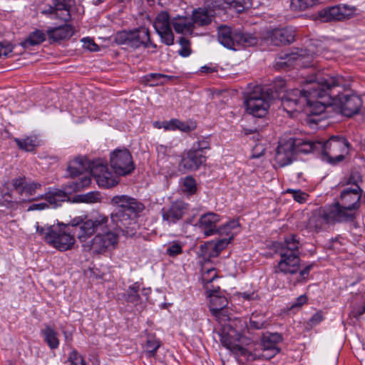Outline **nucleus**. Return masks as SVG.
Segmentation results:
<instances>
[{
  "label": "nucleus",
  "mask_w": 365,
  "mask_h": 365,
  "mask_svg": "<svg viewBox=\"0 0 365 365\" xmlns=\"http://www.w3.org/2000/svg\"><path fill=\"white\" fill-rule=\"evenodd\" d=\"M326 210L327 207L318 212H313L302 222L301 227L309 232H317L322 228L324 222L327 224L338 222V221H328L325 217Z\"/></svg>",
  "instance_id": "nucleus-20"
},
{
  "label": "nucleus",
  "mask_w": 365,
  "mask_h": 365,
  "mask_svg": "<svg viewBox=\"0 0 365 365\" xmlns=\"http://www.w3.org/2000/svg\"><path fill=\"white\" fill-rule=\"evenodd\" d=\"M282 340L279 333H270L264 335L262 339V349H279L277 344Z\"/></svg>",
  "instance_id": "nucleus-37"
},
{
  "label": "nucleus",
  "mask_w": 365,
  "mask_h": 365,
  "mask_svg": "<svg viewBox=\"0 0 365 365\" xmlns=\"http://www.w3.org/2000/svg\"><path fill=\"white\" fill-rule=\"evenodd\" d=\"M327 76H322L319 73L314 76L309 77L304 81L306 87L302 90L293 89L289 91L282 98V105L284 109L287 111H289L288 109L298 111L302 110L306 104L310 107V113L312 115H319L324 113L327 105L331 104L330 101H331V98H329L327 95L322 98H314L311 96L310 92L313 91L312 88V83L318 82L321 79L327 78Z\"/></svg>",
  "instance_id": "nucleus-2"
},
{
  "label": "nucleus",
  "mask_w": 365,
  "mask_h": 365,
  "mask_svg": "<svg viewBox=\"0 0 365 365\" xmlns=\"http://www.w3.org/2000/svg\"><path fill=\"white\" fill-rule=\"evenodd\" d=\"M91 240L83 243V249L94 255L103 254L118 243V235L108 227L104 231H98Z\"/></svg>",
  "instance_id": "nucleus-10"
},
{
  "label": "nucleus",
  "mask_w": 365,
  "mask_h": 365,
  "mask_svg": "<svg viewBox=\"0 0 365 365\" xmlns=\"http://www.w3.org/2000/svg\"><path fill=\"white\" fill-rule=\"evenodd\" d=\"M56 19L68 21L71 19L70 6L67 0H53Z\"/></svg>",
  "instance_id": "nucleus-31"
},
{
  "label": "nucleus",
  "mask_w": 365,
  "mask_h": 365,
  "mask_svg": "<svg viewBox=\"0 0 365 365\" xmlns=\"http://www.w3.org/2000/svg\"><path fill=\"white\" fill-rule=\"evenodd\" d=\"M280 256V259L274 267L275 273L294 274L300 267V256L294 254H287L283 252H276Z\"/></svg>",
  "instance_id": "nucleus-16"
},
{
  "label": "nucleus",
  "mask_w": 365,
  "mask_h": 365,
  "mask_svg": "<svg viewBox=\"0 0 365 365\" xmlns=\"http://www.w3.org/2000/svg\"><path fill=\"white\" fill-rule=\"evenodd\" d=\"M220 217L214 212L202 215L199 220V226L206 236L213 235L217 232V223Z\"/></svg>",
  "instance_id": "nucleus-24"
},
{
  "label": "nucleus",
  "mask_w": 365,
  "mask_h": 365,
  "mask_svg": "<svg viewBox=\"0 0 365 365\" xmlns=\"http://www.w3.org/2000/svg\"><path fill=\"white\" fill-rule=\"evenodd\" d=\"M217 277V274L215 269H208L203 272L202 276V280L203 283L206 284L212 282Z\"/></svg>",
  "instance_id": "nucleus-54"
},
{
  "label": "nucleus",
  "mask_w": 365,
  "mask_h": 365,
  "mask_svg": "<svg viewBox=\"0 0 365 365\" xmlns=\"http://www.w3.org/2000/svg\"><path fill=\"white\" fill-rule=\"evenodd\" d=\"M176 123L178 125L177 130H179L182 132H186V133L190 132V131L195 130L196 128V125L193 122H190V123H185V122H182V121H180V120L176 119Z\"/></svg>",
  "instance_id": "nucleus-55"
},
{
  "label": "nucleus",
  "mask_w": 365,
  "mask_h": 365,
  "mask_svg": "<svg viewBox=\"0 0 365 365\" xmlns=\"http://www.w3.org/2000/svg\"><path fill=\"white\" fill-rule=\"evenodd\" d=\"M210 310L213 315H219L223 308L227 307L228 304L227 299L224 296H219L215 294H210Z\"/></svg>",
  "instance_id": "nucleus-32"
},
{
  "label": "nucleus",
  "mask_w": 365,
  "mask_h": 365,
  "mask_svg": "<svg viewBox=\"0 0 365 365\" xmlns=\"http://www.w3.org/2000/svg\"><path fill=\"white\" fill-rule=\"evenodd\" d=\"M108 217L99 215L91 219L76 217L71 220L70 225L75 228L77 238L83 246L96 232L104 231L108 227Z\"/></svg>",
  "instance_id": "nucleus-6"
},
{
  "label": "nucleus",
  "mask_w": 365,
  "mask_h": 365,
  "mask_svg": "<svg viewBox=\"0 0 365 365\" xmlns=\"http://www.w3.org/2000/svg\"><path fill=\"white\" fill-rule=\"evenodd\" d=\"M293 144L294 143L288 139L284 143H280L277 148L274 161L279 167H284L292 163L295 154Z\"/></svg>",
  "instance_id": "nucleus-19"
},
{
  "label": "nucleus",
  "mask_w": 365,
  "mask_h": 365,
  "mask_svg": "<svg viewBox=\"0 0 365 365\" xmlns=\"http://www.w3.org/2000/svg\"><path fill=\"white\" fill-rule=\"evenodd\" d=\"M117 41L133 48H156V45L150 41V32L145 27H140L133 31L119 32L116 37Z\"/></svg>",
  "instance_id": "nucleus-8"
},
{
  "label": "nucleus",
  "mask_w": 365,
  "mask_h": 365,
  "mask_svg": "<svg viewBox=\"0 0 365 365\" xmlns=\"http://www.w3.org/2000/svg\"><path fill=\"white\" fill-rule=\"evenodd\" d=\"M13 51V46L10 43L4 44L0 43V58L7 57Z\"/></svg>",
  "instance_id": "nucleus-58"
},
{
  "label": "nucleus",
  "mask_w": 365,
  "mask_h": 365,
  "mask_svg": "<svg viewBox=\"0 0 365 365\" xmlns=\"http://www.w3.org/2000/svg\"><path fill=\"white\" fill-rule=\"evenodd\" d=\"M262 315L253 313L250 319V327L255 329H263L266 325V321Z\"/></svg>",
  "instance_id": "nucleus-43"
},
{
  "label": "nucleus",
  "mask_w": 365,
  "mask_h": 365,
  "mask_svg": "<svg viewBox=\"0 0 365 365\" xmlns=\"http://www.w3.org/2000/svg\"><path fill=\"white\" fill-rule=\"evenodd\" d=\"M70 222L67 225L40 226L36 224V232L48 245L60 251H66L73 248L76 240L71 234Z\"/></svg>",
  "instance_id": "nucleus-5"
},
{
  "label": "nucleus",
  "mask_w": 365,
  "mask_h": 365,
  "mask_svg": "<svg viewBox=\"0 0 365 365\" xmlns=\"http://www.w3.org/2000/svg\"><path fill=\"white\" fill-rule=\"evenodd\" d=\"M173 78L172 76H168L162 73H153L145 76V80L148 83L150 82V86H155L160 84L165 83L167 81Z\"/></svg>",
  "instance_id": "nucleus-39"
},
{
  "label": "nucleus",
  "mask_w": 365,
  "mask_h": 365,
  "mask_svg": "<svg viewBox=\"0 0 365 365\" xmlns=\"http://www.w3.org/2000/svg\"><path fill=\"white\" fill-rule=\"evenodd\" d=\"M111 204L117 208L111 215V220L123 232H128L126 230L135 222L138 214L144 208L142 203L128 195L114 196Z\"/></svg>",
  "instance_id": "nucleus-4"
},
{
  "label": "nucleus",
  "mask_w": 365,
  "mask_h": 365,
  "mask_svg": "<svg viewBox=\"0 0 365 365\" xmlns=\"http://www.w3.org/2000/svg\"><path fill=\"white\" fill-rule=\"evenodd\" d=\"M299 247V240L295 235L287 236L283 242L277 243L274 245L275 252H283L300 256Z\"/></svg>",
  "instance_id": "nucleus-23"
},
{
  "label": "nucleus",
  "mask_w": 365,
  "mask_h": 365,
  "mask_svg": "<svg viewBox=\"0 0 365 365\" xmlns=\"http://www.w3.org/2000/svg\"><path fill=\"white\" fill-rule=\"evenodd\" d=\"M307 302V297L305 294H302L297 297L296 300L292 304L290 308L295 309L297 307H301L302 305L306 304Z\"/></svg>",
  "instance_id": "nucleus-60"
},
{
  "label": "nucleus",
  "mask_w": 365,
  "mask_h": 365,
  "mask_svg": "<svg viewBox=\"0 0 365 365\" xmlns=\"http://www.w3.org/2000/svg\"><path fill=\"white\" fill-rule=\"evenodd\" d=\"M140 284L138 282H135L129 286L125 294L126 302L137 305L140 300V296L138 294Z\"/></svg>",
  "instance_id": "nucleus-38"
},
{
  "label": "nucleus",
  "mask_w": 365,
  "mask_h": 365,
  "mask_svg": "<svg viewBox=\"0 0 365 365\" xmlns=\"http://www.w3.org/2000/svg\"><path fill=\"white\" fill-rule=\"evenodd\" d=\"M317 2V0H292L291 7L295 11H303L312 7Z\"/></svg>",
  "instance_id": "nucleus-40"
},
{
  "label": "nucleus",
  "mask_w": 365,
  "mask_h": 365,
  "mask_svg": "<svg viewBox=\"0 0 365 365\" xmlns=\"http://www.w3.org/2000/svg\"><path fill=\"white\" fill-rule=\"evenodd\" d=\"M68 361L70 362V365H87L82 355L76 349L72 350L69 354Z\"/></svg>",
  "instance_id": "nucleus-48"
},
{
  "label": "nucleus",
  "mask_w": 365,
  "mask_h": 365,
  "mask_svg": "<svg viewBox=\"0 0 365 365\" xmlns=\"http://www.w3.org/2000/svg\"><path fill=\"white\" fill-rule=\"evenodd\" d=\"M110 163L115 173L118 175H128L135 170L132 155L127 149L115 150L110 154Z\"/></svg>",
  "instance_id": "nucleus-11"
},
{
  "label": "nucleus",
  "mask_w": 365,
  "mask_h": 365,
  "mask_svg": "<svg viewBox=\"0 0 365 365\" xmlns=\"http://www.w3.org/2000/svg\"><path fill=\"white\" fill-rule=\"evenodd\" d=\"M44 341L51 349H57L59 346L58 333L51 327L47 326L42 331Z\"/></svg>",
  "instance_id": "nucleus-36"
},
{
  "label": "nucleus",
  "mask_w": 365,
  "mask_h": 365,
  "mask_svg": "<svg viewBox=\"0 0 365 365\" xmlns=\"http://www.w3.org/2000/svg\"><path fill=\"white\" fill-rule=\"evenodd\" d=\"M183 244L178 241H173L168 245L166 253L170 257H176L182 252Z\"/></svg>",
  "instance_id": "nucleus-45"
},
{
  "label": "nucleus",
  "mask_w": 365,
  "mask_h": 365,
  "mask_svg": "<svg viewBox=\"0 0 365 365\" xmlns=\"http://www.w3.org/2000/svg\"><path fill=\"white\" fill-rule=\"evenodd\" d=\"M91 174L96 179L99 187L109 188L118 183V178L110 171L107 165L101 160L92 163Z\"/></svg>",
  "instance_id": "nucleus-12"
},
{
  "label": "nucleus",
  "mask_w": 365,
  "mask_h": 365,
  "mask_svg": "<svg viewBox=\"0 0 365 365\" xmlns=\"http://www.w3.org/2000/svg\"><path fill=\"white\" fill-rule=\"evenodd\" d=\"M235 47L240 49V47L253 46L257 43V38L255 36L250 34H243L235 31Z\"/></svg>",
  "instance_id": "nucleus-33"
},
{
  "label": "nucleus",
  "mask_w": 365,
  "mask_h": 365,
  "mask_svg": "<svg viewBox=\"0 0 365 365\" xmlns=\"http://www.w3.org/2000/svg\"><path fill=\"white\" fill-rule=\"evenodd\" d=\"M74 33L73 28L70 24H64L58 27L49 28L47 34L53 41H59L71 38Z\"/></svg>",
  "instance_id": "nucleus-25"
},
{
  "label": "nucleus",
  "mask_w": 365,
  "mask_h": 365,
  "mask_svg": "<svg viewBox=\"0 0 365 365\" xmlns=\"http://www.w3.org/2000/svg\"><path fill=\"white\" fill-rule=\"evenodd\" d=\"M229 241L227 239L219 240L217 242L210 241L206 242V247L210 249H217L214 252V255H219L220 252L224 250L228 245Z\"/></svg>",
  "instance_id": "nucleus-46"
},
{
  "label": "nucleus",
  "mask_w": 365,
  "mask_h": 365,
  "mask_svg": "<svg viewBox=\"0 0 365 365\" xmlns=\"http://www.w3.org/2000/svg\"><path fill=\"white\" fill-rule=\"evenodd\" d=\"M262 349V356L267 359H272L279 351V349Z\"/></svg>",
  "instance_id": "nucleus-61"
},
{
  "label": "nucleus",
  "mask_w": 365,
  "mask_h": 365,
  "mask_svg": "<svg viewBox=\"0 0 365 365\" xmlns=\"http://www.w3.org/2000/svg\"><path fill=\"white\" fill-rule=\"evenodd\" d=\"M41 187V184L34 181H26L24 193L27 195H34L37 190Z\"/></svg>",
  "instance_id": "nucleus-52"
},
{
  "label": "nucleus",
  "mask_w": 365,
  "mask_h": 365,
  "mask_svg": "<svg viewBox=\"0 0 365 365\" xmlns=\"http://www.w3.org/2000/svg\"><path fill=\"white\" fill-rule=\"evenodd\" d=\"M362 190L359 185L344 187L339 200L327 206L325 217L328 221L352 222L361 207Z\"/></svg>",
  "instance_id": "nucleus-3"
},
{
  "label": "nucleus",
  "mask_w": 365,
  "mask_h": 365,
  "mask_svg": "<svg viewBox=\"0 0 365 365\" xmlns=\"http://www.w3.org/2000/svg\"><path fill=\"white\" fill-rule=\"evenodd\" d=\"M160 344L158 341L154 338H149L145 344V349L149 356H154Z\"/></svg>",
  "instance_id": "nucleus-49"
},
{
  "label": "nucleus",
  "mask_w": 365,
  "mask_h": 365,
  "mask_svg": "<svg viewBox=\"0 0 365 365\" xmlns=\"http://www.w3.org/2000/svg\"><path fill=\"white\" fill-rule=\"evenodd\" d=\"M67 197L68 196L64 191L56 188H50L44 195L41 196V198H44L47 203L53 207L60 206L61 202L66 201Z\"/></svg>",
  "instance_id": "nucleus-29"
},
{
  "label": "nucleus",
  "mask_w": 365,
  "mask_h": 365,
  "mask_svg": "<svg viewBox=\"0 0 365 365\" xmlns=\"http://www.w3.org/2000/svg\"><path fill=\"white\" fill-rule=\"evenodd\" d=\"M361 181V177L357 172L351 173L350 176L347 179V185H358V183Z\"/></svg>",
  "instance_id": "nucleus-59"
},
{
  "label": "nucleus",
  "mask_w": 365,
  "mask_h": 365,
  "mask_svg": "<svg viewBox=\"0 0 365 365\" xmlns=\"http://www.w3.org/2000/svg\"><path fill=\"white\" fill-rule=\"evenodd\" d=\"M206 161V156L199 150L193 149L187 151L182 158L179 163V169L184 172L198 170Z\"/></svg>",
  "instance_id": "nucleus-17"
},
{
  "label": "nucleus",
  "mask_w": 365,
  "mask_h": 365,
  "mask_svg": "<svg viewBox=\"0 0 365 365\" xmlns=\"http://www.w3.org/2000/svg\"><path fill=\"white\" fill-rule=\"evenodd\" d=\"M91 182V176L88 175H82L81 178H79L76 181H73L71 182V185H70V187L76 191L81 190L89 186V185Z\"/></svg>",
  "instance_id": "nucleus-41"
},
{
  "label": "nucleus",
  "mask_w": 365,
  "mask_h": 365,
  "mask_svg": "<svg viewBox=\"0 0 365 365\" xmlns=\"http://www.w3.org/2000/svg\"><path fill=\"white\" fill-rule=\"evenodd\" d=\"M26 177H18L12 180L11 183L14 188L20 194H24V188L26 183Z\"/></svg>",
  "instance_id": "nucleus-50"
},
{
  "label": "nucleus",
  "mask_w": 365,
  "mask_h": 365,
  "mask_svg": "<svg viewBox=\"0 0 365 365\" xmlns=\"http://www.w3.org/2000/svg\"><path fill=\"white\" fill-rule=\"evenodd\" d=\"M200 250L202 252V256L205 258H210V257H215L217 255H214V252L217 251V249H210L207 247H206V243L201 245Z\"/></svg>",
  "instance_id": "nucleus-57"
},
{
  "label": "nucleus",
  "mask_w": 365,
  "mask_h": 365,
  "mask_svg": "<svg viewBox=\"0 0 365 365\" xmlns=\"http://www.w3.org/2000/svg\"><path fill=\"white\" fill-rule=\"evenodd\" d=\"M45 34L42 31L37 29L31 33L29 36L21 43V45L24 48H27L30 46H34L41 43L45 41Z\"/></svg>",
  "instance_id": "nucleus-35"
},
{
  "label": "nucleus",
  "mask_w": 365,
  "mask_h": 365,
  "mask_svg": "<svg viewBox=\"0 0 365 365\" xmlns=\"http://www.w3.org/2000/svg\"><path fill=\"white\" fill-rule=\"evenodd\" d=\"M294 40V31L289 28L274 29L270 35V41L275 46L289 44Z\"/></svg>",
  "instance_id": "nucleus-22"
},
{
  "label": "nucleus",
  "mask_w": 365,
  "mask_h": 365,
  "mask_svg": "<svg viewBox=\"0 0 365 365\" xmlns=\"http://www.w3.org/2000/svg\"><path fill=\"white\" fill-rule=\"evenodd\" d=\"M213 17V11L202 8L195 9L192 14V20L195 26H207L212 22Z\"/></svg>",
  "instance_id": "nucleus-27"
},
{
  "label": "nucleus",
  "mask_w": 365,
  "mask_h": 365,
  "mask_svg": "<svg viewBox=\"0 0 365 365\" xmlns=\"http://www.w3.org/2000/svg\"><path fill=\"white\" fill-rule=\"evenodd\" d=\"M287 192L292 193L294 200L299 203L305 202L308 197V195L306 192L299 190H296L289 189Z\"/></svg>",
  "instance_id": "nucleus-53"
},
{
  "label": "nucleus",
  "mask_w": 365,
  "mask_h": 365,
  "mask_svg": "<svg viewBox=\"0 0 365 365\" xmlns=\"http://www.w3.org/2000/svg\"><path fill=\"white\" fill-rule=\"evenodd\" d=\"M163 127L165 130H177L176 119H171L169 121H163L162 123Z\"/></svg>",
  "instance_id": "nucleus-63"
},
{
  "label": "nucleus",
  "mask_w": 365,
  "mask_h": 365,
  "mask_svg": "<svg viewBox=\"0 0 365 365\" xmlns=\"http://www.w3.org/2000/svg\"><path fill=\"white\" fill-rule=\"evenodd\" d=\"M230 6L235 9L238 12L242 11L250 6V0H224Z\"/></svg>",
  "instance_id": "nucleus-47"
},
{
  "label": "nucleus",
  "mask_w": 365,
  "mask_h": 365,
  "mask_svg": "<svg viewBox=\"0 0 365 365\" xmlns=\"http://www.w3.org/2000/svg\"><path fill=\"white\" fill-rule=\"evenodd\" d=\"M242 335L236 329H230L228 331H223L220 341L222 344L227 349L237 356H248V351L240 344Z\"/></svg>",
  "instance_id": "nucleus-15"
},
{
  "label": "nucleus",
  "mask_w": 365,
  "mask_h": 365,
  "mask_svg": "<svg viewBox=\"0 0 365 365\" xmlns=\"http://www.w3.org/2000/svg\"><path fill=\"white\" fill-rule=\"evenodd\" d=\"M183 187L185 191L192 194L196 191V182L195 180L191 176H187L183 181Z\"/></svg>",
  "instance_id": "nucleus-51"
},
{
  "label": "nucleus",
  "mask_w": 365,
  "mask_h": 365,
  "mask_svg": "<svg viewBox=\"0 0 365 365\" xmlns=\"http://www.w3.org/2000/svg\"><path fill=\"white\" fill-rule=\"evenodd\" d=\"M187 210V205L182 201L173 202L169 207L162 209V217L168 224L180 220Z\"/></svg>",
  "instance_id": "nucleus-18"
},
{
  "label": "nucleus",
  "mask_w": 365,
  "mask_h": 365,
  "mask_svg": "<svg viewBox=\"0 0 365 365\" xmlns=\"http://www.w3.org/2000/svg\"><path fill=\"white\" fill-rule=\"evenodd\" d=\"M293 144V149L295 153H309L312 152H317L320 153L322 147V141L304 140L300 138H289Z\"/></svg>",
  "instance_id": "nucleus-21"
},
{
  "label": "nucleus",
  "mask_w": 365,
  "mask_h": 365,
  "mask_svg": "<svg viewBox=\"0 0 365 365\" xmlns=\"http://www.w3.org/2000/svg\"><path fill=\"white\" fill-rule=\"evenodd\" d=\"M270 99L269 95L263 92L261 87H256L245 98V104L247 113L255 117H264L267 113Z\"/></svg>",
  "instance_id": "nucleus-9"
},
{
  "label": "nucleus",
  "mask_w": 365,
  "mask_h": 365,
  "mask_svg": "<svg viewBox=\"0 0 365 365\" xmlns=\"http://www.w3.org/2000/svg\"><path fill=\"white\" fill-rule=\"evenodd\" d=\"M153 26L163 43L167 46H171L174 43V34L168 12L161 11L159 13L154 21Z\"/></svg>",
  "instance_id": "nucleus-13"
},
{
  "label": "nucleus",
  "mask_w": 365,
  "mask_h": 365,
  "mask_svg": "<svg viewBox=\"0 0 365 365\" xmlns=\"http://www.w3.org/2000/svg\"><path fill=\"white\" fill-rule=\"evenodd\" d=\"M264 148L262 145H256L252 150V157L253 158H259L264 155Z\"/></svg>",
  "instance_id": "nucleus-62"
},
{
  "label": "nucleus",
  "mask_w": 365,
  "mask_h": 365,
  "mask_svg": "<svg viewBox=\"0 0 365 365\" xmlns=\"http://www.w3.org/2000/svg\"><path fill=\"white\" fill-rule=\"evenodd\" d=\"M83 43V48L91 51H96L98 49V46L93 41V39L89 38H84L82 39Z\"/></svg>",
  "instance_id": "nucleus-56"
},
{
  "label": "nucleus",
  "mask_w": 365,
  "mask_h": 365,
  "mask_svg": "<svg viewBox=\"0 0 365 365\" xmlns=\"http://www.w3.org/2000/svg\"><path fill=\"white\" fill-rule=\"evenodd\" d=\"M321 158L322 160L334 164L344 160L349 153V143L342 136H331L326 142L322 141Z\"/></svg>",
  "instance_id": "nucleus-7"
},
{
  "label": "nucleus",
  "mask_w": 365,
  "mask_h": 365,
  "mask_svg": "<svg viewBox=\"0 0 365 365\" xmlns=\"http://www.w3.org/2000/svg\"><path fill=\"white\" fill-rule=\"evenodd\" d=\"M14 141L19 149L26 152L33 151L40 145V141L36 135H31L24 138H16Z\"/></svg>",
  "instance_id": "nucleus-34"
},
{
  "label": "nucleus",
  "mask_w": 365,
  "mask_h": 365,
  "mask_svg": "<svg viewBox=\"0 0 365 365\" xmlns=\"http://www.w3.org/2000/svg\"><path fill=\"white\" fill-rule=\"evenodd\" d=\"M79 201L85 203H96L101 202V195L98 192H90L78 196Z\"/></svg>",
  "instance_id": "nucleus-42"
},
{
  "label": "nucleus",
  "mask_w": 365,
  "mask_h": 365,
  "mask_svg": "<svg viewBox=\"0 0 365 365\" xmlns=\"http://www.w3.org/2000/svg\"><path fill=\"white\" fill-rule=\"evenodd\" d=\"M345 86V79L341 76H327V78L312 83L313 91L310 94L314 98L327 95L344 115L351 117L359 112L362 101L358 96L341 94V90H344Z\"/></svg>",
  "instance_id": "nucleus-1"
},
{
  "label": "nucleus",
  "mask_w": 365,
  "mask_h": 365,
  "mask_svg": "<svg viewBox=\"0 0 365 365\" xmlns=\"http://www.w3.org/2000/svg\"><path fill=\"white\" fill-rule=\"evenodd\" d=\"M91 165L86 158H76L71 161L68 167L69 174L72 177L82 175L88 168L91 170Z\"/></svg>",
  "instance_id": "nucleus-30"
},
{
  "label": "nucleus",
  "mask_w": 365,
  "mask_h": 365,
  "mask_svg": "<svg viewBox=\"0 0 365 365\" xmlns=\"http://www.w3.org/2000/svg\"><path fill=\"white\" fill-rule=\"evenodd\" d=\"M172 24L175 31L182 34H192L195 29L192 19H190L186 16L174 18Z\"/></svg>",
  "instance_id": "nucleus-28"
},
{
  "label": "nucleus",
  "mask_w": 365,
  "mask_h": 365,
  "mask_svg": "<svg viewBox=\"0 0 365 365\" xmlns=\"http://www.w3.org/2000/svg\"><path fill=\"white\" fill-rule=\"evenodd\" d=\"M217 34L218 41L222 46L229 49L237 50V48L235 47V31H232L230 27L220 26Z\"/></svg>",
  "instance_id": "nucleus-26"
},
{
  "label": "nucleus",
  "mask_w": 365,
  "mask_h": 365,
  "mask_svg": "<svg viewBox=\"0 0 365 365\" xmlns=\"http://www.w3.org/2000/svg\"><path fill=\"white\" fill-rule=\"evenodd\" d=\"M48 207H49V205L47 202L34 203L29 207L28 210L29 211L43 210L47 209Z\"/></svg>",
  "instance_id": "nucleus-64"
},
{
  "label": "nucleus",
  "mask_w": 365,
  "mask_h": 365,
  "mask_svg": "<svg viewBox=\"0 0 365 365\" xmlns=\"http://www.w3.org/2000/svg\"><path fill=\"white\" fill-rule=\"evenodd\" d=\"M178 42L180 46V49L178 51L179 55L182 57L189 56L192 53L190 41L185 37H180Z\"/></svg>",
  "instance_id": "nucleus-44"
},
{
  "label": "nucleus",
  "mask_w": 365,
  "mask_h": 365,
  "mask_svg": "<svg viewBox=\"0 0 365 365\" xmlns=\"http://www.w3.org/2000/svg\"><path fill=\"white\" fill-rule=\"evenodd\" d=\"M355 8L346 5L325 8L319 11V17L323 21H344L353 16Z\"/></svg>",
  "instance_id": "nucleus-14"
}]
</instances>
